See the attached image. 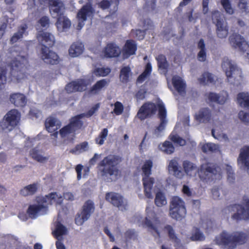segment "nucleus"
<instances>
[{"mask_svg": "<svg viewBox=\"0 0 249 249\" xmlns=\"http://www.w3.org/2000/svg\"><path fill=\"white\" fill-rule=\"evenodd\" d=\"M146 216L143 222L142 218L140 215H138L133 220L134 222H137L139 226H143L148 228L149 231L155 238L160 237V230L162 229L164 232L168 234L170 239L175 243V246L178 245L179 240L178 239L173 228L169 225L165 226L163 229L161 226L160 221L156 216L155 213L149 208L146 209Z\"/></svg>", "mask_w": 249, "mask_h": 249, "instance_id": "obj_1", "label": "nucleus"}, {"mask_svg": "<svg viewBox=\"0 0 249 249\" xmlns=\"http://www.w3.org/2000/svg\"><path fill=\"white\" fill-rule=\"evenodd\" d=\"M183 166L187 175L194 176L198 172L200 179L207 182L219 180L222 177V173L220 168L215 167L211 163L202 164L199 171L196 165L188 161H184Z\"/></svg>", "mask_w": 249, "mask_h": 249, "instance_id": "obj_2", "label": "nucleus"}, {"mask_svg": "<svg viewBox=\"0 0 249 249\" xmlns=\"http://www.w3.org/2000/svg\"><path fill=\"white\" fill-rule=\"evenodd\" d=\"M63 200L62 196L56 193H52L45 196H38L35 202L29 206L27 213L31 218H35L46 213L49 205H60Z\"/></svg>", "mask_w": 249, "mask_h": 249, "instance_id": "obj_3", "label": "nucleus"}, {"mask_svg": "<svg viewBox=\"0 0 249 249\" xmlns=\"http://www.w3.org/2000/svg\"><path fill=\"white\" fill-rule=\"evenodd\" d=\"M247 240V236L244 232L230 233L223 231L215 237L214 241L216 244L223 246L227 249H234L237 245L245 243Z\"/></svg>", "mask_w": 249, "mask_h": 249, "instance_id": "obj_4", "label": "nucleus"}, {"mask_svg": "<svg viewBox=\"0 0 249 249\" xmlns=\"http://www.w3.org/2000/svg\"><path fill=\"white\" fill-rule=\"evenodd\" d=\"M153 166L152 160H146L143 161L141 167L144 194L146 197L150 199H152L153 197L152 189L155 182L154 178L150 177L152 174Z\"/></svg>", "mask_w": 249, "mask_h": 249, "instance_id": "obj_5", "label": "nucleus"}, {"mask_svg": "<svg viewBox=\"0 0 249 249\" xmlns=\"http://www.w3.org/2000/svg\"><path fill=\"white\" fill-rule=\"evenodd\" d=\"M119 159L115 156L109 155L105 158L99 164L101 176L105 179L109 178L111 180H115L119 174L116 168Z\"/></svg>", "mask_w": 249, "mask_h": 249, "instance_id": "obj_6", "label": "nucleus"}, {"mask_svg": "<svg viewBox=\"0 0 249 249\" xmlns=\"http://www.w3.org/2000/svg\"><path fill=\"white\" fill-rule=\"evenodd\" d=\"M222 68L225 71L228 82L238 86L243 82L241 70L238 68L234 62L228 58H224L222 63Z\"/></svg>", "mask_w": 249, "mask_h": 249, "instance_id": "obj_7", "label": "nucleus"}, {"mask_svg": "<svg viewBox=\"0 0 249 249\" xmlns=\"http://www.w3.org/2000/svg\"><path fill=\"white\" fill-rule=\"evenodd\" d=\"M187 211L184 200L178 196H173L169 208L170 216L177 220H181L185 217Z\"/></svg>", "mask_w": 249, "mask_h": 249, "instance_id": "obj_8", "label": "nucleus"}, {"mask_svg": "<svg viewBox=\"0 0 249 249\" xmlns=\"http://www.w3.org/2000/svg\"><path fill=\"white\" fill-rule=\"evenodd\" d=\"M20 117V113L17 109L10 110L0 122V128L5 132L11 131L18 125Z\"/></svg>", "mask_w": 249, "mask_h": 249, "instance_id": "obj_9", "label": "nucleus"}, {"mask_svg": "<svg viewBox=\"0 0 249 249\" xmlns=\"http://www.w3.org/2000/svg\"><path fill=\"white\" fill-rule=\"evenodd\" d=\"M228 211L235 212L232 215V218L238 220L249 219V198L244 200V206L234 205L230 207Z\"/></svg>", "mask_w": 249, "mask_h": 249, "instance_id": "obj_10", "label": "nucleus"}, {"mask_svg": "<svg viewBox=\"0 0 249 249\" xmlns=\"http://www.w3.org/2000/svg\"><path fill=\"white\" fill-rule=\"evenodd\" d=\"M195 118L200 123H209L213 126L217 123L219 124L220 121L217 115L214 112H211L207 107L201 109L196 114Z\"/></svg>", "mask_w": 249, "mask_h": 249, "instance_id": "obj_11", "label": "nucleus"}, {"mask_svg": "<svg viewBox=\"0 0 249 249\" xmlns=\"http://www.w3.org/2000/svg\"><path fill=\"white\" fill-rule=\"evenodd\" d=\"M95 210L93 202L91 200L86 201L83 206L80 213H78L75 219V223L78 226L82 225L90 217Z\"/></svg>", "mask_w": 249, "mask_h": 249, "instance_id": "obj_12", "label": "nucleus"}, {"mask_svg": "<svg viewBox=\"0 0 249 249\" xmlns=\"http://www.w3.org/2000/svg\"><path fill=\"white\" fill-rule=\"evenodd\" d=\"M158 107L159 109V117L160 119V123L154 131L153 135L156 137H160L163 135V131L167 123L166 110L162 102H158Z\"/></svg>", "mask_w": 249, "mask_h": 249, "instance_id": "obj_13", "label": "nucleus"}, {"mask_svg": "<svg viewBox=\"0 0 249 249\" xmlns=\"http://www.w3.org/2000/svg\"><path fill=\"white\" fill-rule=\"evenodd\" d=\"M82 116L83 115L81 114L72 118L70 124L60 130V135L62 138L68 137L82 126L83 123L80 120Z\"/></svg>", "mask_w": 249, "mask_h": 249, "instance_id": "obj_14", "label": "nucleus"}, {"mask_svg": "<svg viewBox=\"0 0 249 249\" xmlns=\"http://www.w3.org/2000/svg\"><path fill=\"white\" fill-rule=\"evenodd\" d=\"M230 44L235 49L246 53L249 59V45L240 35L233 34L229 38Z\"/></svg>", "mask_w": 249, "mask_h": 249, "instance_id": "obj_15", "label": "nucleus"}, {"mask_svg": "<svg viewBox=\"0 0 249 249\" xmlns=\"http://www.w3.org/2000/svg\"><path fill=\"white\" fill-rule=\"evenodd\" d=\"M94 10L90 4L84 5L78 12L77 18L78 21L77 29H81L85 25L84 22L88 18H92L94 13Z\"/></svg>", "mask_w": 249, "mask_h": 249, "instance_id": "obj_16", "label": "nucleus"}, {"mask_svg": "<svg viewBox=\"0 0 249 249\" xmlns=\"http://www.w3.org/2000/svg\"><path fill=\"white\" fill-rule=\"evenodd\" d=\"M221 15L217 11L213 13L212 18L214 22H216V33L218 37L223 38L227 37L228 34V29L227 23L223 20H220Z\"/></svg>", "mask_w": 249, "mask_h": 249, "instance_id": "obj_17", "label": "nucleus"}, {"mask_svg": "<svg viewBox=\"0 0 249 249\" xmlns=\"http://www.w3.org/2000/svg\"><path fill=\"white\" fill-rule=\"evenodd\" d=\"M27 62V59L25 56L20 54L18 55L11 63L12 75L16 77L18 80H19L20 78L18 73H20L21 70L24 68Z\"/></svg>", "mask_w": 249, "mask_h": 249, "instance_id": "obj_18", "label": "nucleus"}, {"mask_svg": "<svg viewBox=\"0 0 249 249\" xmlns=\"http://www.w3.org/2000/svg\"><path fill=\"white\" fill-rule=\"evenodd\" d=\"M107 201L113 206L117 207L119 210L124 211L126 209V203L124 202L123 197L119 194L110 192L107 193L106 196Z\"/></svg>", "mask_w": 249, "mask_h": 249, "instance_id": "obj_19", "label": "nucleus"}, {"mask_svg": "<svg viewBox=\"0 0 249 249\" xmlns=\"http://www.w3.org/2000/svg\"><path fill=\"white\" fill-rule=\"evenodd\" d=\"M41 4L48 2L52 16L56 18L61 15L64 9L63 3L60 0H40Z\"/></svg>", "mask_w": 249, "mask_h": 249, "instance_id": "obj_20", "label": "nucleus"}, {"mask_svg": "<svg viewBox=\"0 0 249 249\" xmlns=\"http://www.w3.org/2000/svg\"><path fill=\"white\" fill-rule=\"evenodd\" d=\"M156 110L157 107L154 104L147 102L141 107L137 115L140 119L143 120L154 114Z\"/></svg>", "mask_w": 249, "mask_h": 249, "instance_id": "obj_21", "label": "nucleus"}, {"mask_svg": "<svg viewBox=\"0 0 249 249\" xmlns=\"http://www.w3.org/2000/svg\"><path fill=\"white\" fill-rule=\"evenodd\" d=\"M40 57L46 63L54 65L59 62L58 55L55 52L50 51L47 47L41 48Z\"/></svg>", "mask_w": 249, "mask_h": 249, "instance_id": "obj_22", "label": "nucleus"}, {"mask_svg": "<svg viewBox=\"0 0 249 249\" xmlns=\"http://www.w3.org/2000/svg\"><path fill=\"white\" fill-rule=\"evenodd\" d=\"M89 84V83L86 80L80 79L68 84L66 86L65 89L68 93L82 91L86 90Z\"/></svg>", "mask_w": 249, "mask_h": 249, "instance_id": "obj_23", "label": "nucleus"}, {"mask_svg": "<svg viewBox=\"0 0 249 249\" xmlns=\"http://www.w3.org/2000/svg\"><path fill=\"white\" fill-rule=\"evenodd\" d=\"M228 93L223 91L220 93L209 92L206 94V97L210 103H216L220 105L224 104L228 99Z\"/></svg>", "mask_w": 249, "mask_h": 249, "instance_id": "obj_24", "label": "nucleus"}, {"mask_svg": "<svg viewBox=\"0 0 249 249\" xmlns=\"http://www.w3.org/2000/svg\"><path fill=\"white\" fill-rule=\"evenodd\" d=\"M237 162L241 168H247L249 173V146L246 145L240 149Z\"/></svg>", "mask_w": 249, "mask_h": 249, "instance_id": "obj_25", "label": "nucleus"}, {"mask_svg": "<svg viewBox=\"0 0 249 249\" xmlns=\"http://www.w3.org/2000/svg\"><path fill=\"white\" fill-rule=\"evenodd\" d=\"M38 41L42 45V47L52 46L55 42L54 36L48 32H41L37 36Z\"/></svg>", "mask_w": 249, "mask_h": 249, "instance_id": "obj_26", "label": "nucleus"}, {"mask_svg": "<svg viewBox=\"0 0 249 249\" xmlns=\"http://www.w3.org/2000/svg\"><path fill=\"white\" fill-rule=\"evenodd\" d=\"M30 155L34 160L41 163L46 162L49 159V156L46 155L38 147L31 149Z\"/></svg>", "mask_w": 249, "mask_h": 249, "instance_id": "obj_27", "label": "nucleus"}, {"mask_svg": "<svg viewBox=\"0 0 249 249\" xmlns=\"http://www.w3.org/2000/svg\"><path fill=\"white\" fill-rule=\"evenodd\" d=\"M222 124L219 121V124H216L214 125L213 128L212 130V134L213 137L217 140L224 142H229V139L228 136L221 131Z\"/></svg>", "mask_w": 249, "mask_h": 249, "instance_id": "obj_28", "label": "nucleus"}, {"mask_svg": "<svg viewBox=\"0 0 249 249\" xmlns=\"http://www.w3.org/2000/svg\"><path fill=\"white\" fill-rule=\"evenodd\" d=\"M168 171L170 174H173L175 177L178 178H182L184 176V173L178 166L177 160L173 159L169 161Z\"/></svg>", "mask_w": 249, "mask_h": 249, "instance_id": "obj_29", "label": "nucleus"}, {"mask_svg": "<svg viewBox=\"0 0 249 249\" xmlns=\"http://www.w3.org/2000/svg\"><path fill=\"white\" fill-rule=\"evenodd\" d=\"M172 83L177 91L181 95L186 93V84L182 78L178 76H174L172 78Z\"/></svg>", "mask_w": 249, "mask_h": 249, "instance_id": "obj_30", "label": "nucleus"}, {"mask_svg": "<svg viewBox=\"0 0 249 249\" xmlns=\"http://www.w3.org/2000/svg\"><path fill=\"white\" fill-rule=\"evenodd\" d=\"M103 53L105 57H115L120 54L121 49L114 43H108L105 48Z\"/></svg>", "mask_w": 249, "mask_h": 249, "instance_id": "obj_31", "label": "nucleus"}, {"mask_svg": "<svg viewBox=\"0 0 249 249\" xmlns=\"http://www.w3.org/2000/svg\"><path fill=\"white\" fill-rule=\"evenodd\" d=\"M45 126L49 132L52 133L60 127L61 123L60 121L55 118L51 116L46 119Z\"/></svg>", "mask_w": 249, "mask_h": 249, "instance_id": "obj_32", "label": "nucleus"}, {"mask_svg": "<svg viewBox=\"0 0 249 249\" xmlns=\"http://www.w3.org/2000/svg\"><path fill=\"white\" fill-rule=\"evenodd\" d=\"M119 0H103L99 3V6L103 9H109L112 13L118 9Z\"/></svg>", "mask_w": 249, "mask_h": 249, "instance_id": "obj_33", "label": "nucleus"}, {"mask_svg": "<svg viewBox=\"0 0 249 249\" xmlns=\"http://www.w3.org/2000/svg\"><path fill=\"white\" fill-rule=\"evenodd\" d=\"M108 83L109 81L105 79L97 81L89 91V94L92 95L98 94L108 86Z\"/></svg>", "mask_w": 249, "mask_h": 249, "instance_id": "obj_34", "label": "nucleus"}, {"mask_svg": "<svg viewBox=\"0 0 249 249\" xmlns=\"http://www.w3.org/2000/svg\"><path fill=\"white\" fill-rule=\"evenodd\" d=\"M56 26L59 32H65L70 28L71 22L67 17L60 16L58 18Z\"/></svg>", "mask_w": 249, "mask_h": 249, "instance_id": "obj_35", "label": "nucleus"}, {"mask_svg": "<svg viewBox=\"0 0 249 249\" xmlns=\"http://www.w3.org/2000/svg\"><path fill=\"white\" fill-rule=\"evenodd\" d=\"M136 51V45L135 42L127 40L123 50V55L124 58H127L134 54Z\"/></svg>", "mask_w": 249, "mask_h": 249, "instance_id": "obj_36", "label": "nucleus"}, {"mask_svg": "<svg viewBox=\"0 0 249 249\" xmlns=\"http://www.w3.org/2000/svg\"><path fill=\"white\" fill-rule=\"evenodd\" d=\"M67 232L68 230L64 225L59 222L56 223L54 229L53 231V234L57 240H62L63 236L66 235Z\"/></svg>", "mask_w": 249, "mask_h": 249, "instance_id": "obj_37", "label": "nucleus"}, {"mask_svg": "<svg viewBox=\"0 0 249 249\" xmlns=\"http://www.w3.org/2000/svg\"><path fill=\"white\" fill-rule=\"evenodd\" d=\"M10 102L17 107H23L26 103V98L24 94L16 93L10 95Z\"/></svg>", "mask_w": 249, "mask_h": 249, "instance_id": "obj_38", "label": "nucleus"}, {"mask_svg": "<svg viewBox=\"0 0 249 249\" xmlns=\"http://www.w3.org/2000/svg\"><path fill=\"white\" fill-rule=\"evenodd\" d=\"M84 49V45L82 43H74L69 49V54L72 57H77L83 52Z\"/></svg>", "mask_w": 249, "mask_h": 249, "instance_id": "obj_39", "label": "nucleus"}, {"mask_svg": "<svg viewBox=\"0 0 249 249\" xmlns=\"http://www.w3.org/2000/svg\"><path fill=\"white\" fill-rule=\"evenodd\" d=\"M237 104L241 107L249 108V92H242L237 94Z\"/></svg>", "mask_w": 249, "mask_h": 249, "instance_id": "obj_40", "label": "nucleus"}, {"mask_svg": "<svg viewBox=\"0 0 249 249\" xmlns=\"http://www.w3.org/2000/svg\"><path fill=\"white\" fill-rule=\"evenodd\" d=\"M200 145L201 146L202 151L204 153L208 152H220V147L218 144L212 143L208 142L205 143H200Z\"/></svg>", "mask_w": 249, "mask_h": 249, "instance_id": "obj_41", "label": "nucleus"}, {"mask_svg": "<svg viewBox=\"0 0 249 249\" xmlns=\"http://www.w3.org/2000/svg\"><path fill=\"white\" fill-rule=\"evenodd\" d=\"M27 28V26L26 24L19 27L17 32L15 33L11 37V42L13 43H15L24 36H26L28 34L26 32Z\"/></svg>", "mask_w": 249, "mask_h": 249, "instance_id": "obj_42", "label": "nucleus"}, {"mask_svg": "<svg viewBox=\"0 0 249 249\" xmlns=\"http://www.w3.org/2000/svg\"><path fill=\"white\" fill-rule=\"evenodd\" d=\"M198 49L199 50L197 54V59L199 61L204 62L206 60V50L205 44L203 39H201L198 43Z\"/></svg>", "mask_w": 249, "mask_h": 249, "instance_id": "obj_43", "label": "nucleus"}, {"mask_svg": "<svg viewBox=\"0 0 249 249\" xmlns=\"http://www.w3.org/2000/svg\"><path fill=\"white\" fill-rule=\"evenodd\" d=\"M200 83L209 84L213 83L215 81V77L208 72H204L198 79Z\"/></svg>", "mask_w": 249, "mask_h": 249, "instance_id": "obj_44", "label": "nucleus"}, {"mask_svg": "<svg viewBox=\"0 0 249 249\" xmlns=\"http://www.w3.org/2000/svg\"><path fill=\"white\" fill-rule=\"evenodd\" d=\"M159 148L162 152L167 154H171L175 151V147L172 143L167 141L159 144Z\"/></svg>", "mask_w": 249, "mask_h": 249, "instance_id": "obj_45", "label": "nucleus"}, {"mask_svg": "<svg viewBox=\"0 0 249 249\" xmlns=\"http://www.w3.org/2000/svg\"><path fill=\"white\" fill-rule=\"evenodd\" d=\"M167 203V200L164 194L159 192L156 194L155 198V204L158 207L165 206Z\"/></svg>", "mask_w": 249, "mask_h": 249, "instance_id": "obj_46", "label": "nucleus"}, {"mask_svg": "<svg viewBox=\"0 0 249 249\" xmlns=\"http://www.w3.org/2000/svg\"><path fill=\"white\" fill-rule=\"evenodd\" d=\"M152 71V66L150 63H147L143 72L141 74L138 78L137 84H141L144 82L151 73Z\"/></svg>", "mask_w": 249, "mask_h": 249, "instance_id": "obj_47", "label": "nucleus"}, {"mask_svg": "<svg viewBox=\"0 0 249 249\" xmlns=\"http://www.w3.org/2000/svg\"><path fill=\"white\" fill-rule=\"evenodd\" d=\"M37 189L36 184H30L21 189L20 190V194L24 196L32 195L36 192Z\"/></svg>", "mask_w": 249, "mask_h": 249, "instance_id": "obj_48", "label": "nucleus"}, {"mask_svg": "<svg viewBox=\"0 0 249 249\" xmlns=\"http://www.w3.org/2000/svg\"><path fill=\"white\" fill-rule=\"evenodd\" d=\"M89 148L88 142H85L77 145L74 149L71 150V152L75 154H78L88 151Z\"/></svg>", "mask_w": 249, "mask_h": 249, "instance_id": "obj_49", "label": "nucleus"}, {"mask_svg": "<svg viewBox=\"0 0 249 249\" xmlns=\"http://www.w3.org/2000/svg\"><path fill=\"white\" fill-rule=\"evenodd\" d=\"M191 239L192 241H203L205 239V236L198 229L194 228L192 231Z\"/></svg>", "mask_w": 249, "mask_h": 249, "instance_id": "obj_50", "label": "nucleus"}, {"mask_svg": "<svg viewBox=\"0 0 249 249\" xmlns=\"http://www.w3.org/2000/svg\"><path fill=\"white\" fill-rule=\"evenodd\" d=\"M108 135V130L107 128H104L100 133L98 136L95 139L96 144L101 145L104 143Z\"/></svg>", "mask_w": 249, "mask_h": 249, "instance_id": "obj_51", "label": "nucleus"}, {"mask_svg": "<svg viewBox=\"0 0 249 249\" xmlns=\"http://www.w3.org/2000/svg\"><path fill=\"white\" fill-rule=\"evenodd\" d=\"M130 75V69L128 67L123 68L121 71L120 79L123 82H126Z\"/></svg>", "mask_w": 249, "mask_h": 249, "instance_id": "obj_52", "label": "nucleus"}, {"mask_svg": "<svg viewBox=\"0 0 249 249\" xmlns=\"http://www.w3.org/2000/svg\"><path fill=\"white\" fill-rule=\"evenodd\" d=\"M156 59L159 69L164 71L166 70L168 64L165 57L163 55H160L156 58Z\"/></svg>", "mask_w": 249, "mask_h": 249, "instance_id": "obj_53", "label": "nucleus"}, {"mask_svg": "<svg viewBox=\"0 0 249 249\" xmlns=\"http://www.w3.org/2000/svg\"><path fill=\"white\" fill-rule=\"evenodd\" d=\"M169 138L172 141H173L175 143L179 146L184 145L186 143V141L185 140L182 139L181 138H180L176 134H174L173 133H172L170 135Z\"/></svg>", "mask_w": 249, "mask_h": 249, "instance_id": "obj_54", "label": "nucleus"}, {"mask_svg": "<svg viewBox=\"0 0 249 249\" xmlns=\"http://www.w3.org/2000/svg\"><path fill=\"white\" fill-rule=\"evenodd\" d=\"M49 24L50 20L49 18L47 17H43L38 21L36 25V29L39 30L41 29V27L47 28L49 27Z\"/></svg>", "mask_w": 249, "mask_h": 249, "instance_id": "obj_55", "label": "nucleus"}, {"mask_svg": "<svg viewBox=\"0 0 249 249\" xmlns=\"http://www.w3.org/2000/svg\"><path fill=\"white\" fill-rule=\"evenodd\" d=\"M221 3L227 14L231 15L234 13V10L231 7L229 0H221Z\"/></svg>", "mask_w": 249, "mask_h": 249, "instance_id": "obj_56", "label": "nucleus"}, {"mask_svg": "<svg viewBox=\"0 0 249 249\" xmlns=\"http://www.w3.org/2000/svg\"><path fill=\"white\" fill-rule=\"evenodd\" d=\"M110 72V69L108 68H99L96 69L94 73L96 75L99 76H106Z\"/></svg>", "mask_w": 249, "mask_h": 249, "instance_id": "obj_57", "label": "nucleus"}, {"mask_svg": "<svg viewBox=\"0 0 249 249\" xmlns=\"http://www.w3.org/2000/svg\"><path fill=\"white\" fill-rule=\"evenodd\" d=\"M239 119L244 123L249 124V111L241 110L238 113Z\"/></svg>", "mask_w": 249, "mask_h": 249, "instance_id": "obj_58", "label": "nucleus"}, {"mask_svg": "<svg viewBox=\"0 0 249 249\" xmlns=\"http://www.w3.org/2000/svg\"><path fill=\"white\" fill-rule=\"evenodd\" d=\"M249 0H239L238 4L239 8L243 12H249Z\"/></svg>", "mask_w": 249, "mask_h": 249, "instance_id": "obj_59", "label": "nucleus"}, {"mask_svg": "<svg viewBox=\"0 0 249 249\" xmlns=\"http://www.w3.org/2000/svg\"><path fill=\"white\" fill-rule=\"evenodd\" d=\"M124 110V106L120 102H117L114 104L113 112L117 115H121Z\"/></svg>", "mask_w": 249, "mask_h": 249, "instance_id": "obj_60", "label": "nucleus"}, {"mask_svg": "<svg viewBox=\"0 0 249 249\" xmlns=\"http://www.w3.org/2000/svg\"><path fill=\"white\" fill-rule=\"evenodd\" d=\"M6 72L5 69L2 67H0V89L1 86L5 83L6 81Z\"/></svg>", "mask_w": 249, "mask_h": 249, "instance_id": "obj_61", "label": "nucleus"}, {"mask_svg": "<svg viewBox=\"0 0 249 249\" xmlns=\"http://www.w3.org/2000/svg\"><path fill=\"white\" fill-rule=\"evenodd\" d=\"M213 227V224L212 221H207L202 225V228L204 229L206 232H209L211 231Z\"/></svg>", "mask_w": 249, "mask_h": 249, "instance_id": "obj_62", "label": "nucleus"}, {"mask_svg": "<svg viewBox=\"0 0 249 249\" xmlns=\"http://www.w3.org/2000/svg\"><path fill=\"white\" fill-rule=\"evenodd\" d=\"M132 33L135 34L136 35V36L139 39H142L143 38L145 33L144 31H142L141 30H133Z\"/></svg>", "mask_w": 249, "mask_h": 249, "instance_id": "obj_63", "label": "nucleus"}, {"mask_svg": "<svg viewBox=\"0 0 249 249\" xmlns=\"http://www.w3.org/2000/svg\"><path fill=\"white\" fill-rule=\"evenodd\" d=\"M182 192L184 195L187 196H190L192 195V192L191 189L186 185L183 186Z\"/></svg>", "mask_w": 249, "mask_h": 249, "instance_id": "obj_64", "label": "nucleus"}]
</instances>
